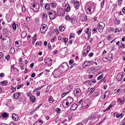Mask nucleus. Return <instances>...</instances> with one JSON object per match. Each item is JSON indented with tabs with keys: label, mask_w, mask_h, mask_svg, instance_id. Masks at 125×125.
Here are the masks:
<instances>
[{
	"label": "nucleus",
	"mask_w": 125,
	"mask_h": 125,
	"mask_svg": "<svg viewBox=\"0 0 125 125\" xmlns=\"http://www.w3.org/2000/svg\"><path fill=\"white\" fill-rule=\"evenodd\" d=\"M73 102V99L70 97H68L67 98L66 100L64 101L62 103V104L63 106H65V105L66 106L70 105Z\"/></svg>",
	"instance_id": "obj_1"
},
{
	"label": "nucleus",
	"mask_w": 125,
	"mask_h": 125,
	"mask_svg": "<svg viewBox=\"0 0 125 125\" xmlns=\"http://www.w3.org/2000/svg\"><path fill=\"white\" fill-rule=\"evenodd\" d=\"M90 104V102L89 100L88 99H86L83 102L82 105L83 108L85 109L87 108Z\"/></svg>",
	"instance_id": "obj_2"
},
{
	"label": "nucleus",
	"mask_w": 125,
	"mask_h": 125,
	"mask_svg": "<svg viewBox=\"0 0 125 125\" xmlns=\"http://www.w3.org/2000/svg\"><path fill=\"white\" fill-rule=\"evenodd\" d=\"M104 27V24L102 22H100L99 23L97 28L99 32H102L103 31V29Z\"/></svg>",
	"instance_id": "obj_3"
},
{
	"label": "nucleus",
	"mask_w": 125,
	"mask_h": 125,
	"mask_svg": "<svg viewBox=\"0 0 125 125\" xmlns=\"http://www.w3.org/2000/svg\"><path fill=\"white\" fill-rule=\"evenodd\" d=\"M94 6L90 5L86 9V11L87 14H91L94 11Z\"/></svg>",
	"instance_id": "obj_4"
},
{
	"label": "nucleus",
	"mask_w": 125,
	"mask_h": 125,
	"mask_svg": "<svg viewBox=\"0 0 125 125\" xmlns=\"http://www.w3.org/2000/svg\"><path fill=\"white\" fill-rule=\"evenodd\" d=\"M48 14L50 19L51 20H53L55 18V12L52 10H50V11Z\"/></svg>",
	"instance_id": "obj_5"
},
{
	"label": "nucleus",
	"mask_w": 125,
	"mask_h": 125,
	"mask_svg": "<svg viewBox=\"0 0 125 125\" xmlns=\"http://www.w3.org/2000/svg\"><path fill=\"white\" fill-rule=\"evenodd\" d=\"M59 68L61 69L62 71L67 70L68 68L67 64L66 63H63Z\"/></svg>",
	"instance_id": "obj_6"
},
{
	"label": "nucleus",
	"mask_w": 125,
	"mask_h": 125,
	"mask_svg": "<svg viewBox=\"0 0 125 125\" xmlns=\"http://www.w3.org/2000/svg\"><path fill=\"white\" fill-rule=\"evenodd\" d=\"M47 29V27L46 25L45 24H42L41 27V31L42 33L45 32Z\"/></svg>",
	"instance_id": "obj_7"
},
{
	"label": "nucleus",
	"mask_w": 125,
	"mask_h": 125,
	"mask_svg": "<svg viewBox=\"0 0 125 125\" xmlns=\"http://www.w3.org/2000/svg\"><path fill=\"white\" fill-rule=\"evenodd\" d=\"M31 8L33 9L34 11H37L39 9V5L37 3L33 4H32Z\"/></svg>",
	"instance_id": "obj_8"
},
{
	"label": "nucleus",
	"mask_w": 125,
	"mask_h": 125,
	"mask_svg": "<svg viewBox=\"0 0 125 125\" xmlns=\"http://www.w3.org/2000/svg\"><path fill=\"white\" fill-rule=\"evenodd\" d=\"M57 14L60 16H62L64 15L65 12L62 8L59 9L57 11Z\"/></svg>",
	"instance_id": "obj_9"
},
{
	"label": "nucleus",
	"mask_w": 125,
	"mask_h": 125,
	"mask_svg": "<svg viewBox=\"0 0 125 125\" xmlns=\"http://www.w3.org/2000/svg\"><path fill=\"white\" fill-rule=\"evenodd\" d=\"M74 94L76 96H78L81 94V91L79 88L76 89L74 91Z\"/></svg>",
	"instance_id": "obj_10"
},
{
	"label": "nucleus",
	"mask_w": 125,
	"mask_h": 125,
	"mask_svg": "<svg viewBox=\"0 0 125 125\" xmlns=\"http://www.w3.org/2000/svg\"><path fill=\"white\" fill-rule=\"evenodd\" d=\"M96 72V70L94 67H91L88 69L87 70V72L88 73L92 74Z\"/></svg>",
	"instance_id": "obj_11"
},
{
	"label": "nucleus",
	"mask_w": 125,
	"mask_h": 125,
	"mask_svg": "<svg viewBox=\"0 0 125 125\" xmlns=\"http://www.w3.org/2000/svg\"><path fill=\"white\" fill-rule=\"evenodd\" d=\"M91 63V61H87L84 63L83 65V68H85L90 65Z\"/></svg>",
	"instance_id": "obj_12"
},
{
	"label": "nucleus",
	"mask_w": 125,
	"mask_h": 125,
	"mask_svg": "<svg viewBox=\"0 0 125 125\" xmlns=\"http://www.w3.org/2000/svg\"><path fill=\"white\" fill-rule=\"evenodd\" d=\"M8 37L7 36H4L2 39L3 42L7 44L8 42Z\"/></svg>",
	"instance_id": "obj_13"
},
{
	"label": "nucleus",
	"mask_w": 125,
	"mask_h": 125,
	"mask_svg": "<svg viewBox=\"0 0 125 125\" xmlns=\"http://www.w3.org/2000/svg\"><path fill=\"white\" fill-rule=\"evenodd\" d=\"M12 117L13 120L14 121H17L19 119L18 115L15 114H12Z\"/></svg>",
	"instance_id": "obj_14"
},
{
	"label": "nucleus",
	"mask_w": 125,
	"mask_h": 125,
	"mask_svg": "<svg viewBox=\"0 0 125 125\" xmlns=\"http://www.w3.org/2000/svg\"><path fill=\"white\" fill-rule=\"evenodd\" d=\"M90 47L89 46H88L87 48L84 50L83 53V55L84 56H86L90 51Z\"/></svg>",
	"instance_id": "obj_15"
},
{
	"label": "nucleus",
	"mask_w": 125,
	"mask_h": 125,
	"mask_svg": "<svg viewBox=\"0 0 125 125\" xmlns=\"http://www.w3.org/2000/svg\"><path fill=\"white\" fill-rule=\"evenodd\" d=\"M123 74L122 73H119L117 77V80L118 81L121 80L123 78Z\"/></svg>",
	"instance_id": "obj_16"
},
{
	"label": "nucleus",
	"mask_w": 125,
	"mask_h": 125,
	"mask_svg": "<svg viewBox=\"0 0 125 125\" xmlns=\"http://www.w3.org/2000/svg\"><path fill=\"white\" fill-rule=\"evenodd\" d=\"M70 10V7L68 4H66L65 6V10L66 12H68Z\"/></svg>",
	"instance_id": "obj_17"
},
{
	"label": "nucleus",
	"mask_w": 125,
	"mask_h": 125,
	"mask_svg": "<svg viewBox=\"0 0 125 125\" xmlns=\"http://www.w3.org/2000/svg\"><path fill=\"white\" fill-rule=\"evenodd\" d=\"M20 95L21 94L20 93L17 92L14 94L13 97L15 99H17L20 97Z\"/></svg>",
	"instance_id": "obj_18"
},
{
	"label": "nucleus",
	"mask_w": 125,
	"mask_h": 125,
	"mask_svg": "<svg viewBox=\"0 0 125 125\" xmlns=\"http://www.w3.org/2000/svg\"><path fill=\"white\" fill-rule=\"evenodd\" d=\"M3 33H4V36H7L8 35V29L4 27L3 29Z\"/></svg>",
	"instance_id": "obj_19"
},
{
	"label": "nucleus",
	"mask_w": 125,
	"mask_h": 125,
	"mask_svg": "<svg viewBox=\"0 0 125 125\" xmlns=\"http://www.w3.org/2000/svg\"><path fill=\"white\" fill-rule=\"evenodd\" d=\"M77 104H73L71 108V109L72 110H75L77 108Z\"/></svg>",
	"instance_id": "obj_20"
},
{
	"label": "nucleus",
	"mask_w": 125,
	"mask_h": 125,
	"mask_svg": "<svg viewBox=\"0 0 125 125\" xmlns=\"http://www.w3.org/2000/svg\"><path fill=\"white\" fill-rule=\"evenodd\" d=\"M80 5L78 1H76L74 2V6L75 8L77 9L78 8Z\"/></svg>",
	"instance_id": "obj_21"
},
{
	"label": "nucleus",
	"mask_w": 125,
	"mask_h": 125,
	"mask_svg": "<svg viewBox=\"0 0 125 125\" xmlns=\"http://www.w3.org/2000/svg\"><path fill=\"white\" fill-rule=\"evenodd\" d=\"M21 42L20 40L16 41L15 42V45L17 47H18L21 45Z\"/></svg>",
	"instance_id": "obj_22"
},
{
	"label": "nucleus",
	"mask_w": 125,
	"mask_h": 125,
	"mask_svg": "<svg viewBox=\"0 0 125 125\" xmlns=\"http://www.w3.org/2000/svg\"><path fill=\"white\" fill-rule=\"evenodd\" d=\"M42 18L45 20L47 19V16L46 14L44 12H43L42 14Z\"/></svg>",
	"instance_id": "obj_23"
},
{
	"label": "nucleus",
	"mask_w": 125,
	"mask_h": 125,
	"mask_svg": "<svg viewBox=\"0 0 125 125\" xmlns=\"http://www.w3.org/2000/svg\"><path fill=\"white\" fill-rule=\"evenodd\" d=\"M112 106V105L111 104H110L109 106L105 110H104L103 111L104 112H105L107 111H108L111 108Z\"/></svg>",
	"instance_id": "obj_24"
},
{
	"label": "nucleus",
	"mask_w": 125,
	"mask_h": 125,
	"mask_svg": "<svg viewBox=\"0 0 125 125\" xmlns=\"http://www.w3.org/2000/svg\"><path fill=\"white\" fill-rule=\"evenodd\" d=\"M120 21L119 19L118 18H116L115 21V23L116 25H117L120 23Z\"/></svg>",
	"instance_id": "obj_25"
},
{
	"label": "nucleus",
	"mask_w": 125,
	"mask_h": 125,
	"mask_svg": "<svg viewBox=\"0 0 125 125\" xmlns=\"http://www.w3.org/2000/svg\"><path fill=\"white\" fill-rule=\"evenodd\" d=\"M1 84L2 86H4L6 85L8 83L7 81H4L0 83Z\"/></svg>",
	"instance_id": "obj_26"
},
{
	"label": "nucleus",
	"mask_w": 125,
	"mask_h": 125,
	"mask_svg": "<svg viewBox=\"0 0 125 125\" xmlns=\"http://www.w3.org/2000/svg\"><path fill=\"white\" fill-rule=\"evenodd\" d=\"M30 99L32 102L34 103L35 102V98L34 96H31Z\"/></svg>",
	"instance_id": "obj_27"
},
{
	"label": "nucleus",
	"mask_w": 125,
	"mask_h": 125,
	"mask_svg": "<svg viewBox=\"0 0 125 125\" xmlns=\"http://www.w3.org/2000/svg\"><path fill=\"white\" fill-rule=\"evenodd\" d=\"M59 29L61 31H63L64 30L65 28L64 26H62L59 27Z\"/></svg>",
	"instance_id": "obj_28"
},
{
	"label": "nucleus",
	"mask_w": 125,
	"mask_h": 125,
	"mask_svg": "<svg viewBox=\"0 0 125 125\" xmlns=\"http://www.w3.org/2000/svg\"><path fill=\"white\" fill-rule=\"evenodd\" d=\"M104 76V74L103 73L99 75L97 78V80H99L102 78Z\"/></svg>",
	"instance_id": "obj_29"
},
{
	"label": "nucleus",
	"mask_w": 125,
	"mask_h": 125,
	"mask_svg": "<svg viewBox=\"0 0 125 125\" xmlns=\"http://www.w3.org/2000/svg\"><path fill=\"white\" fill-rule=\"evenodd\" d=\"M54 101V100L52 96H50L49 98V102L50 103H52Z\"/></svg>",
	"instance_id": "obj_30"
},
{
	"label": "nucleus",
	"mask_w": 125,
	"mask_h": 125,
	"mask_svg": "<svg viewBox=\"0 0 125 125\" xmlns=\"http://www.w3.org/2000/svg\"><path fill=\"white\" fill-rule=\"evenodd\" d=\"M44 7L47 10H49L50 9V5L49 3H47L44 6Z\"/></svg>",
	"instance_id": "obj_31"
},
{
	"label": "nucleus",
	"mask_w": 125,
	"mask_h": 125,
	"mask_svg": "<svg viewBox=\"0 0 125 125\" xmlns=\"http://www.w3.org/2000/svg\"><path fill=\"white\" fill-rule=\"evenodd\" d=\"M36 35L35 34L34 35L33 38V41H32V43L33 44L34 43L35 41L36 40Z\"/></svg>",
	"instance_id": "obj_32"
},
{
	"label": "nucleus",
	"mask_w": 125,
	"mask_h": 125,
	"mask_svg": "<svg viewBox=\"0 0 125 125\" xmlns=\"http://www.w3.org/2000/svg\"><path fill=\"white\" fill-rule=\"evenodd\" d=\"M96 82V81L95 80H92L90 81H88L86 82V83H88L89 84H91V83L92 82L94 83H95Z\"/></svg>",
	"instance_id": "obj_33"
},
{
	"label": "nucleus",
	"mask_w": 125,
	"mask_h": 125,
	"mask_svg": "<svg viewBox=\"0 0 125 125\" xmlns=\"http://www.w3.org/2000/svg\"><path fill=\"white\" fill-rule=\"evenodd\" d=\"M1 115L3 118H6L8 115L7 114L5 113H3Z\"/></svg>",
	"instance_id": "obj_34"
},
{
	"label": "nucleus",
	"mask_w": 125,
	"mask_h": 125,
	"mask_svg": "<svg viewBox=\"0 0 125 125\" xmlns=\"http://www.w3.org/2000/svg\"><path fill=\"white\" fill-rule=\"evenodd\" d=\"M12 27L13 30H15L16 28V26L15 23H14L12 25Z\"/></svg>",
	"instance_id": "obj_35"
},
{
	"label": "nucleus",
	"mask_w": 125,
	"mask_h": 125,
	"mask_svg": "<svg viewBox=\"0 0 125 125\" xmlns=\"http://www.w3.org/2000/svg\"><path fill=\"white\" fill-rule=\"evenodd\" d=\"M69 92L70 91H69L67 92H65V93H62L61 94V97H63L66 95L67 94H68L69 93Z\"/></svg>",
	"instance_id": "obj_36"
},
{
	"label": "nucleus",
	"mask_w": 125,
	"mask_h": 125,
	"mask_svg": "<svg viewBox=\"0 0 125 125\" xmlns=\"http://www.w3.org/2000/svg\"><path fill=\"white\" fill-rule=\"evenodd\" d=\"M95 89V88H93L92 87L91 88L90 90H88V92H89L90 90H92L90 92V94H91L94 92Z\"/></svg>",
	"instance_id": "obj_37"
},
{
	"label": "nucleus",
	"mask_w": 125,
	"mask_h": 125,
	"mask_svg": "<svg viewBox=\"0 0 125 125\" xmlns=\"http://www.w3.org/2000/svg\"><path fill=\"white\" fill-rule=\"evenodd\" d=\"M116 114V117L117 118H119L120 115H122V113H121L120 115L119 114H117L116 113H115L114 114V115H115Z\"/></svg>",
	"instance_id": "obj_38"
},
{
	"label": "nucleus",
	"mask_w": 125,
	"mask_h": 125,
	"mask_svg": "<svg viewBox=\"0 0 125 125\" xmlns=\"http://www.w3.org/2000/svg\"><path fill=\"white\" fill-rule=\"evenodd\" d=\"M14 50L13 48H11L10 50V53L11 54L13 53L14 52Z\"/></svg>",
	"instance_id": "obj_39"
},
{
	"label": "nucleus",
	"mask_w": 125,
	"mask_h": 125,
	"mask_svg": "<svg viewBox=\"0 0 125 125\" xmlns=\"http://www.w3.org/2000/svg\"><path fill=\"white\" fill-rule=\"evenodd\" d=\"M26 36V34L25 32H23L21 34V37L23 38L25 37Z\"/></svg>",
	"instance_id": "obj_40"
},
{
	"label": "nucleus",
	"mask_w": 125,
	"mask_h": 125,
	"mask_svg": "<svg viewBox=\"0 0 125 125\" xmlns=\"http://www.w3.org/2000/svg\"><path fill=\"white\" fill-rule=\"evenodd\" d=\"M66 19L68 21L71 20V19L70 17L69 16H66L65 17Z\"/></svg>",
	"instance_id": "obj_41"
},
{
	"label": "nucleus",
	"mask_w": 125,
	"mask_h": 125,
	"mask_svg": "<svg viewBox=\"0 0 125 125\" xmlns=\"http://www.w3.org/2000/svg\"><path fill=\"white\" fill-rule=\"evenodd\" d=\"M71 21L73 23H74L76 22V20L75 19H71Z\"/></svg>",
	"instance_id": "obj_42"
},
{
	"label": "nucleus",
	"mask_w": 125,
	"mask_h": 125,
	"mask_svg": "<svg viewBox=\"0 0 125 125\" xmlns=\"http://www.w3.org/2000/svg\"><path fill=\"white\" fill-rule=\"evenodd\" d=\"M101 66H97L95 68H94L96 70V71L97 70H98L101 68Z\"/></svg>",
	"instance_id": "obj_43"
},
{
	"label": "nucleus",
	"mask_w": 125,
	"mask_h": 125,
	"mask_svg": "<svg viewBox=\"0 0 125 125\" xmlns=\"http://www.w3.org/2000/svg\"><path fill=\"white\" fill-rule=\"evenodd\" d=\"M103 60L104 62H106L108 60V58L106 57H104L103 59Z\"/></svg>",
	"instance_id": "obj_44"
},
{
	"label": "nucleus",
	"mask_w": 125,
	"mask_h": 125,
	"mask_svg": "<svg viewBox=\"0 0 125 125\" xmlns=\"http://www.w3.org/2000/svg\"><path fill=\"white\" fill-rule=\"evenodd\" d=\"M62 40L63 41H64L65 43H66V42L68 40V39L66 38H63Z\"/></svg>",
	"instance_id": "obj_45"
},
{
	"label": "nucleus",
	"mask_w": 125,
	"mask_h": 125,
	"mask_svg": "<svg viewBox=\"0 0 125 125\" xmlns=\"http://www.w3.org/2000/svg\"><path fill=\"white\" fill-rule=\"evenodd\" d=\"M23 84H21L19 85L17 87V89H19L21 87H22L23 86Z\"/></svg>",
	"instance_id": "obj_46"
},
{
	"label": "nucleus",
	"mask_w": 125,
	"mask_h": 125,
	"mask_svg": "<svg viewBox=\"0 0 125 125\" xmlns=\"http://www.w3.org/2000/svg\"><path fill=\"white\" fill-rule=\"evenodd\" d=\"M110 93V92L109 91H106L105 93L104 94L106 96H108L109 94Z\"/></svg>",
	"instance_id": "obj_47"
},
{
	"label": "nucleus",
	"mask_w": 125,
	"mask_h": 125,
	"mask_svg": "<svg viewBox=\"0 0 125 125\" xmlns=\"http://www.w3.org/2000/svg\"><path fill=\"white\" fill-rule=\"evenodd\" d=\"M107 52V51L105 50H104L102 53V55H104Z\"/></svg>",
	"instance_id": "obj_48"
},
{
	"label": "nucleus",
	"mask_w": 125,
	"mask_h": 125,
	"mask_svg": "<svg viewBox=\"0 0 125 125\" xmlns=\"http://www.w3.org/2000/svg\"><path fill=\"white\" fill-rule=\"evenodd\" d=\"M120 31L118 28H116L115 29V33H117L119 32Z\"/></svg>",
	"instance_id": "obj_49"
},
{
	"label": "nucleus",
	"mask_w": 125,
	"mask_h": 125,
	"mask_svg": "<svg viewBox=\"0 0 125 125\" xmlns=\"http://www.w3.org/2000/svg\"><path fill=\"white\" fill-rule=\"evenodd\" d=\"M74 36V35H73V34L71 33L70 35V37H69L70 39H71Z\"/></svg>",
	"instance_id": "obj_50"
},
{
	"label": "nucleus",
	"mask_w": 125,
	"mask_h": 125,
	"mask_svg": "<svg viewBox=\"0 0 125 125\" xmlns=\"http://www.w3.org/2000/svg\"><path fill=\"white\" fill-rule=\"evenodd\" d=\"M56 111L57 113H59L60 111L61 110L60 109L58 108L56 109Z\"/></svg>",
	"instance_id": "obj_51"
},
{
	"label": "nucleus",
	"mask_w": 125,
	"mask_h": 125,
	"mask_svg": "<svg viewBox=\"0 0 125 125\" xmlns=\"http://www.w3.org/2000/svg\"><path fill=\"white\" fill-rule=\"evenodd\" d=\"M58 51L56 49L53 52V54H56L57 53Z\"/></svg>",
	"instance_id": "obj_52"
},
{
	"label": "nucleus",
	"mask_w": 125,
	"mask_h": 125,
	"mask_svg": "<svg viewBox=\"0 0 125 125\" xmlns=\"http://www.w3.org/2000/svg\"><path fill=\"white\" fill-rule=\"evenodd\" d=\"M43 58L42 57H41L39 59L38 61L39 62H41L43 60Z\"/></svg>",
	"instance_id": "obj_53"
},
{
	"label": "nucleus",
	"mask_w": 125,
	"mask_h": 125,
	"mask_svg": "<svg viewBox=\"0 0 125 125\" xmlns=\"http://www.w3.org/2000/svg\"><path fill=\"white\" fill-rule=\"evenodd\" d=\"M51 6L53 7H55L56 6V4L54 3H52L51 4Z\"/></svg>",
	"instance_id": "obj_54"
},
{
	"label": "nucleus",
	"mask_w": 125,
	"mask_h": 125,
	"mask_svg": "<svg viewBox=\"0 0 125 125\" xmlns=\"http://www.w3.org/2000/svg\"><path fill=\"white\" fill-rule=\"evenodd\" d=\"M42 42L40 41L39 42H37L36 43V44L38 45H40L42 43Z\"/></svg>",
	"instance_id": "obj_55"
},
{
	"label": "nucleus",
	"mask_w": 125,
	"mask_h": 125,
	"mask_svg": "<svg viewBox=\"0 0 125 125\" xmlns=\"http://www.w3.org/2000/svg\"><path fill=\"white\" fill-rule=\"evenodd\" d=\"M73 62H74L73 60H70V61L69 62V64L70 65H71V64H72Z\"/></svg>",
	"instance_id": "obj_56"
},
{
	"label": "nucleus",
	"mask_w": 125,
	"mask_h": 125,
	"mask_svg": "<svg viewBox=\"0 0 125 125\" xmlns=\"http://www.w3.org/2000/svg\"><path fill=\"white\" fill-rule=\"evenodd\" d=\"M42 105V104H40V105H39L36 108V109L35 110V109H34V110L33 111V112H34L35 111L37 110V109L38 108H39L41 106V105Z\"/></svg>",
	"instance_id": "obj_57"
},
{
	"label": "nucleus",
	"mask_w": 125,
	"mask_h": 125,
	"mask_svg": "<svg viewBox=\"0 0 125 125\" xmlns=\"http://www.w3.org/2000/svg\"><path fill=\"white\" fill-rule=\"evenodd\" d=\"M98 93L97 92H95L94 94V96H97L98 95Z\"/></svg>",
	"instance_id": "obj_58"
},
{
	"label": "nucleus",
	"mask_w": 125,
	"mask_h": 125,
	"mask_svg": "<svg viewBox=\"0 0 125 125\" xmlns=\"http://www.w3.org/2000/svg\"><path fill=\"white\" fill-rule=\"evenodd\" d=\"M4 76V74L3 73H1L0 74V77H2Z\"/></svg>",
	"instance_id": "obj_59"
},
{
	"label": "nucleus",
	"mask_w": 125,
	"mask_h": 125,
	"mask_svg": "<svg viewBox=\"0 0 125 125\" xmlns=\"http://www.w3.org/2000/svg\"><path fill=\"white\" fill-rule=\"evenodd\" d=\"M56 39V38L55 37H53V38L52 39V40L51 41L52 42H53L54 41V40Z\"/></svg>",
	"instance_id": "obj_60"
},
{
	"label": "nucleus",
	"mask_w": 125,
	"mask_h": 125,
	"mask_svg": "<svg viewBox=\"0 0 125 125\" xmlns=\"http://www.w3.org/2000/svg\"><path fill=\"white\" fill-rule=\"evenodd\" d=\"M39 122L40 123V124H39V125H41L42 123V121L41 120H39L38 121H37V122Z\"/></svg>",
	"instance_id": "obj_61"
},
{
	"label": "nucleus",
	"mask_w": 125,
	"mask_h": 125,
	"mask_svg": "<svg viewBox=\"0 0 125 125\" xmlns=\"http://www.w3.org/2000/svg\"><path fill=\"white\" fill-rule=\"evenodd\" d=\"M22 10L23 12L25 11V8L23 6L22 7Z\"/></svg>",
	"instance_id": "obj_62"
},
{
	"label": "nucleus",
	"mask_w": 125,
	"mask_h": 125,
	"mask_svg": "<svg viewBox=\"0 0 125 125\" xmlns=\"http://www.w3.org/2000/svg\"><path fill=\"white\" fill-rule=\"evenodd\" d=\"M30 20V18L29 17H27L26 18V20L27 21H29Z\"/></svg>",
	"instance_id": "obj_63"
},
{
	"label": "nucleus",
	"mask_w": 125,
	"mask_h": 125,
	"mask_svg": "<svg viewBox=\"0 0 125 125\" xmlns=\"http://www.w3.org/2000/svg\"><path fill=\"white\" fill-rule=\"evenodd\" d=\"M82 30H78V32H77V33L79 35L80 34V33L82 32Z\"/></svg>",
	"instance_id": "obj_64"
}]
</instances>
